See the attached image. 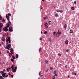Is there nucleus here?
<instances>
[{
    "mask_svg": "<svg viewBox=\"0 0 79 79\" xmlns=\"http://www.w3.org/2000/svg\"><path fill=\"white\" fill-rule=\"evenodd\" d=\"M6 45H6L5 48L6 49H8V50H10V48H11V44H9L8 43H6Z\"/></svg>",
    "mask_w": 79,
    "mask_h": 79,
    "instance_id": "nucleus-1",
    "label": "nucleus"
},
{
    "mask_svg": "<svg viewBox=\"0 0 79 79\" xmlns=\"http://www.w3.org/2000/svg\"><path fill=\"white\" fill-rule=\"evenodd\" d=\"M6 17L7 18L8 22L11 25V23L10 21V17L8 16V15L7 14L6 15Z\"/></svg>",
    "mask_w": 79,
    "mask_h": 79,
    "instance_id": "nucleus-2",
    "label": "nucleus"
},
{
    "mask_svg": "<svg viewBox=\"0 0 79 79\" xmlns=\"http://www.w3.org/2000/svg\"><path fill=\"white\" fill-rule=\"evenodd\" d=\"M61 34V32H60V31L58 30V32H57L56 34L57 37H58Z\"/></svg>",
    "mask_w": 79,
    "mask_h": 79,
    "instance_id": "nucleus-3",
    "label": "nucleus"
},
{
    "mask_svg": "<svg viewBox=\"0 0 79 79\" xmlns=\"http://www.w3.org/2000/svg\"><path fill=\"white\" fill-rule=\"evenodd\" d=\"M8 27H4L3 29V30L4 31H5V32H7L8 31Z\"/></svg>",
    "mask_w": 79,
    "mask_h": 79,
    "instance_id": "nucleus-4",
    "label": "nucleus"
},
{
    "mask_svg": "<svg viewBox=\"0 0 79 79\" xmlns=\"http://www.w3.org/2000/svg\"><path fill=\"white\" fill-rule=\"evenodd\" d=\"M7 38L8 39L7 40L6 42H9V43L10 44V43L11 42V41L10 40V37H7Z\"/></svg>",
    "mask_w": 79,
    "mask_h": 79,
    "instance_id": "nucleus-5",
    "label": "nucleus"
},
{
    "mask_svg": "<svg viewBox=\"0 0 79 79\" xmlns=\"http://www.w3.org/2000/svg\"><path fill=\"white\" fill-rule=\"evenodd\" d=\"M9 30L10 32L12 31V27H10L9 29Z\"/></svg>",
    "mask_w": 79,
    "mask_h": 79,
    "instance_id": "nucleus-6",
    "label": "nucleus"
},
{
    "mask_svg": "<svg viewBox=\"0 0 79 79\" xmlns=\"http://www.w3.org/2000/svg\"><path fill=\"white\" fill-rule=\"evenodd\" d=\"M56 71H54V75L55 76H57V74H56Z\"/></svg>",
    "mask_w": 79,
    "mask_h": 79,
    "instance_id": "nucleus-7",
    "label": "nucleus"
},
{
    "mask_svg": "<svg viewBox=\"0 0 79 79\" xmlns=\"http://www.w3.org/2000/svg\"><path fill=\"white\" fill-rule=\"evenodd\" d=\"M65 44H66V45L68 44V40H65Z\"/></svg>",
    "mask_w": 79,
    "mask_h": 79,
    "instance_id": "nucleus-8",
    "label": "nucleus"
},
{
    "mask_svg": "<svg viewBox=\"0 0 79 79\" xmlns=\"http://www.w3.org/2000/svg\"><path fill=\"white\" fill-rule=\"evenodd\" d=\"M48 19V17L47 16H46L45 17H44V20H45L46 19Z\"/></svg>",
    "mask_w": 79,
    "mask_h": 79,
    "instance_id": "nucleus-9",
    "label": "nucleus"
},
{
    "mask_svg": "<svg viewBox=\"0 0 79 79\" xmlns=\"http://www.w3.org/2000/svg\"><path fill=\"white\" fill-rule=\"evenodd\" d=\"M11 68L12 70H13L14 69V68H15V65H12L11 66Z\"/></svg>",
    "mask_w": 79,
    "mask_h": 79,
    "instance_id": "nucleus-10",
    "label": "nucleus"
},
{
    "mask_svg": "<svg viewBox=\"0 0 79 79\" xmlns=\"http://www.w3.org/2000/svg\"><path fill=\"white\" fill-rule=\"evenodd\" d=\"M6 25L7 26H6V27H7L8 28V27H9V26H10V24L9 23H7Z\"/></svg>",
    "mask_w": 79,
    "mask_h": 79,
    "instance_id": "nucleus-11",
    "label": "nucleus"
},
{
    "mask_svg": "<svg viewBox=\"0 0 79 79\" xmlns=\"http://www.w3.org/2000/svg\"><path fill=\"white\" fill-rule=\"evenodd\" d=\"M2 41H5V38H2Z\"/></svg>",
    "mask_w": 79,
    "mask_h": 79,
    "instance_id": "nucleus-12",
    "label": "nucleus"
},
{
    "mask_svg": "<svg viewBox=\"0 0 79 79\" xmlns=\"http://www.w3.org/2000/svg\"><path fill=\"white\" fill-rule=\"evenodd\" d=\"M12 70L14 73H15V72H16V69H13V70Z\"/></svg>",
    "mask_w": 79,
    "mask_h": 79,
    "instance_id": "nucleus-13",
    "label": "nucleus"
},
{
    "mask_svg": "<svg viewBox=\"0 0 79 79\" xmlns=\"http://www.w3.org/2000/svg\"><path fill=\"white\" fill-rule=\"evenodd\" d=\"M0 26H1V27H3V24L2 23H0Z\"/></svg>",
    "mask_w": 79,
    "mask_h": 79,
    "instance_id": "nucleus-14",
    "label": "nucleus"
},
{
    "mask_svg": "<svg viewBox=\"0 0 79 79\" xmlns=\"http://www.w3.org/2000/svg\"><path fill=\"white\" fill-rule=\"evenodd\" d=\"M2 77H5V75L4 74V73L2 74Z\"/></svg>",
    "mask_w": 79,
    "mask_h": 79,
    "instance_id": "nucleus-15",
    "label": "nucleus"
},
{
    "mask_svg": "<svg viewBox=\"0 0 79 79\" xmlns=\"http://www.w3.org/2000/svg\"><path fill=\"white\" fill-rule=\"evenodd\" d=\"M66 27H67V25L66 24L64 26V28H65V29H66Z\"/></svg>",
    "mask_w": 79,
    "mask_h": 79,
    "instance_id": "nucleus-16",
    "label": "nucleus"
},
{
    "mask_svg": "<svg viewBox=\"0 0 79 79\" xmlns=\"http://www.w3.org/2000/svg\"><path fill=\"white\" fill-rule=\"evenodd\" d=\"M18 56H19L18 55V54H16V58H18Z\"/></svg>",
    "mask_w": 79,
    "mask_h": 79,
    "instance_id": "nucleus-17",
    "label": "nucleus"
},
{
    "mask_svg": "<svg viewBox=\"0 0 79 79\" xmlns=\"http://www.w3.org/2000/svg\"><path fill=\"white\" fill-rule=\"evenodd\" d=\"M70 33H73V30H70Z\"/></svg>",
    "mask_w": 79,
    "mask_h": 79,
    "instance_id": "nucleus-18",
    "label": "nucleus"
},
{
    "mask_svg": "<svg viewBox=\"0 0 79 79\" xmlns=\"http://www.w3.org/2000/svg\"><path fill=\"white\" fill-rule=\"evenodd\" d=\"M44 34H45V35H46V34H47V32L46 31H45L44 33Z\"/></svg>",
    "mask_w": 79,
    "mask_h": 79,
    "instance_id": "nucleus-19",
    "label": "nucleus"
},
{
    "mask_svg": "<svg viewBox=\"0 0 79 79\" xmlns=\"http://www.w3.org/2000/svg\"><path fill=\"white\" fill-rule=\"evenodd\" d=\"M9 56H10V57L12 56V54L11 53H9Z\"/></svg>",
    "mask_w": 79,
    "mask_h": 79,
    "instance_id": "nucleus-20",
    "label": "nucleus"
},
{
    "mask_svg": "<svg viewBox=\"0 0 79 79\" xmlns=\"http://www.w3.org/2000/svg\"><path fill=\"white\" fill-rule=\"evenodd\" d=\"M6 71H7V72H9L10 71V69H9V68H7L6 69Z\"/></svg>",
    "mask_w": 79,
    "mask_h": 79,
    "instance_id": "nucleus-21",
    "label": "nucleus"
},
{
    "mask_svg": "<svg viewBox=\"0 0 79 79\" xmlns=\"http://www.w3.org/2000/svg\"><path fill=\"white\" fill-rule=\"evenodd\" d=\"M71 9L72 10H74V7H71Z\"/></svg>",
    "mask_w": 79,
    "mask_h": 79,
    "instance_id": "nucleus-22",
    "label": "nucleus"
},
{
    "mask_svg": "<svg viewBox=\"0 0 79 79\" xmlns=\"http://www.w3.org/2000/svg\"><path fill=\"white\" fill-rule=\"evenodd\" d=\"M49 41L50 42H52V39L50 38H49Z\"/></svg>",
    "mask_w": 79,
    "mask_h": 79,
    "instance_id": "nucleus-23",
    "label": "nucleus"
},
{
    "mask_svg": "<svg viewBox=\"0 0 79 79\" xmlns=\"http://www.w3.org/2000/svg\"><path fill=\"white\" fill-rule=\"evenodd\" d=\"M49 24V25H50V24H52V22H51V21H49L48 22Z\"/></svg>",
    "mask_w": 79,
    "mask_h": 79,
    "instance_id": "nucleus-24",
    "label": "nucleus"
},
{
    "mask_svg": "<svg viewBox=\"0 0 79 79\" xmlns=\"http://www.w3.org/2000/svg\"><path fill=\"white\" fill-rule=\"evenodd\" d=\"M44 25L45 26H46L48 25V24L47 23H45Z\"/></svg>",
    "mask_w": 79,
    "mask_h": 79,
    "instance_id": "nucleus-25",
    "label": "nucleus"
},
{
    "mask_svg": "<svg viewBox=\"0 0 79 79\" xmlns=\"http://www.w3.org/2000/svg\"><path fill=\"white\" fill-rule=\"evenodd\" d=\"M12 58L14 60L15 59V56H12Z\"/></svg>",
    "mask_w": 79,
    "mask_h": 79,
    "instance_id": "nucleus-26",
    "label": "nucleus"
},
{
    "mask_svg": "<svg viewBox=\"0 0 79 79\" xmlns=\"http://www.w3.org/2000/svg\"><path fill=\"white\" fill-rule=\"evenodd\" d=\"M59 12H60V13H63V11L61 10H59Z\"/></svg>",
    "mask_w": 79,
    "mask_h": 79,
    "instance_id": "nucleus-27",
    "label": "nucleus"
},
{
    "mask_svg": "<svg viewBox=\"0 0 79 79\" xmlns=\"http://www.w3.org/2000/svg\"><path fill=\"white\" fill-rule=\"evenodd\" d=\"M0 19L1 20H2V19H3V17H0Z\"/></svg>",
    "mask_w": 79,
    "mask_h": 79,
    "instance_id": "nucleus-28",
    "label": "nucleus"
},
{
    "mask_svg": "<svg viewBox=\"0 0 79 79\" xmlns=\"http://www.w3.org/2000/svg\"><path fill=\"white\" fill-rule=\"evenodd\" d=\"M0 73L1 74H3L4 73V72H2V71H1L0 72Z\"/></svg>",
    "mask_w": 79,
    "mask_h": 79,
    "instance_id": "nucleus-29",
    "label": "nucleus"
},
{
    "mask_svg": "<svg viewBox=\"0 0 79 79\" xmlns=\"http://www.w3.org/2000/svg\"><path fill=\"white\" fill-rule=\"evenodd\" d=\"M55 16L56 17H58V14H56Z\"/></svg>",
    "mask_w": 79,
    "mask_h": 79,
    "instance_id": "nucleus-30",
    "label": "nucleus"
},
{
    "mask_svg": "<svg viewBox=\"0 0 79 79\" xmlns=\"http://www.w3.org/2000/svg\"><path fill=\"white\" fill-rule=\"evenodd\" d=\"M0 79H5L4 78L3 79V77L2 76H0Z\"/></svg>",
    "mask_w": 79,
    "mask_h": 79,
    "instance_id": "nucleus-31",
    "label": "nucleus"
},
{
    "mask_svg": "<svg viewBox=\"0 0 79 79\" xmlns=\"http://www.w3.org/2000/svg\"><path fill=\"white\" fill-rule=\"evenodd\" d=\"M10 50L12 52H13V48H11Z\"/></svg>",
    "mask_w": 79,
    "mask_h": 79,
    "instance_id": "nucleus-32",
    "label": "nucleus"
},
{
    "mask_svg": "<svg viewBox=\"0 0 79 79\" xmlns=\"http://www.w3.org/2000/svg\"><path fill=\"white\" fill-rule=\"evenodd\" d=\"M11 61H12L13 62V61H14V60H13V59H11Z\"/></svg>",
    "mask_w": 79,
    "mask_h": 79,
    "instance_id": "nucleus-33",
    "label": "nucleus"
},
{
    "mask_svg": "<svg viewBox=\"0 0 79 79\" xmlns=\"http://www.w3.org/2000/svg\"><path fill=\"white\" fill-rule=\"evenodd\" d=\"M8 35V33H6V35Z\"/></svg>",
    "mask_w": 79,
    "mask_h": 79,
    "instance_id": "nucleus-34",
    "label": "nucleus"
},
{
    "mask_svg": "<svg viewBox=\"0 0 79 79\" xmlns=\"http://www.w3.org/2000/svg\"><path fill=\"white\" fill-rule=\"evenodd\" d=\"M55 79V76H53L52 77V79Z\"/></svg>",
    "mask_w": 79,
    "mask_h": 79,
    "instance_id": "nucleus-35",
    "label": "nucleus"
},
{
    "mask_svg": "<svg viewBox=\"0 0 79 79\" xmlns=\"http://www.w3.org/2000/svg\"><path fill=\"white\" fill-rule=\"evenodd\" d=\"M8 16H11V15L10 14L8 13Z\"/></svg>",
    "mask_w": 79,
    "mask_h": 79,
    "instance_id": "nucleus-36",
    "label": "nucleus"
},
{
    "mask_svg": "<svg viewBox=\"0 0 79 79\" xmlns=\"http://www.w3.org/2000/svg\"><path fill=\"white\" fill-rule=\"evenodd\" d=\"M72 75H74V72H73L72 73Z\"/></svg>",
    "mask_w": 79,
    "mask_h": 79,
    "instance_id": "nucleus-37",
    "label": "nucleus"
},
{
    "mask_svg": "<svg viewBox=\"0 0 79 79\" xmlns=\"http://www.w3.org/2000/svg\"><path fill=\"white\" fill-rule=\"evenodd\" d=\"M74 4H75V5H76V1H74Z\"/></svg>",
    "mask_w": 79,
    "mask_h": 79,
    "instance_id": "nucleus-38",
    "label": "nucleus"
},
{
    "mask_svg": "<svg viewBox=\"0 0 79 79\" xmlns=\"http://www.w3.org/2000/svg\"><path fill=\"white\" fill-rule=\"evenodd\" d=\"M5 19H3L2 20V22H5Z\"/></svg>",
    "mask_w": 79,
    "mask_h": 79,
    "instance_id": "nucleus-39",
    "label": "nucleus"
},
{
    "mask_svg": "<svg viewBox=\"0 0 79 79\" xmlns=\"http://www.w3.org/2000/svg\"><path fill=\"white\" fill-rule=\"evenodd\" d=\"M41 49H42V48H40L39 49V52L40 51V50H41Z\"/></svg>",
    "mask_w": 79,
    "mask_h": 79,
    "instance_id": "nucleus-40",
    "label": "nucleus"
},
{
    "mask_svg": "<svg viewBox=\"0 0 79 79\" xmlns=\"http://www.w3.org/2000/svg\"><path fill=\"white\" fill-rule=\"evenodd\" d=\"M69 51V50L68 49H67L66 51V52H67V53H68L69 52L68 51Z\"/></svg>",
    "mask_w": 79,
    "mask_h": 79,
    "instance_id": "nucleus-41",
    "label": "nucleus"
},
{
    "mask_svg": "<svg viewBox=\"0 0 79 79\" xmlns=\"http://www.w3.org/2000/svg\"><path fill=\"white\" fill-rule=\"evenodd\" d=\"M48 61L47 60H46L45 61V63H48Z\"/></svg>",
    "mask_w": 79,
    "mask_h": 79,
    "instance_id": "nucleus-42",
    "label": "nucleus"
},
{
    "mask_svg": "<svg viewBox=\"0 0 79 79\" xmlns=\"http://www.w3.org/2000/svg\"><path fill=\"white\" fill-rule=\"evenodd\" d=\"M55 33H56V32H55V31L53 32V35H54Z\"/></svg>",
    "mask_w": 79,
    "mask_h": 79,
    "instance_id": "nucleus-43",
    "label": "nucleus"
},
{
    "mask_svg": "<svg viewBox=\"0 0 79 79\" xmlns=\"http://www.w3.org/2000/svg\"><path fill=\"white\" fill-rule=\"evenodd\" d=\"M10 52L11 53H12V54H13L14 53L13 52H11V51H10Z\"/></svg>",
    "mask_w": 79,
    "mask_h": 79,
    "instance_id": "nucleus-44",
    "label": "nucleus"
},
{
    "mask_svg": "<svg viewBox=\"0 0 79 79\" xmlns=\"http://www.w3.org/2000/svg\"><path fill=\"white\" fill-rule=\"evenodd\" d=\"M11 77H13V75H11Z\"/></svg>",
    "mask_w": 79,
    "mask_h": 79,
    "instance_id": "nucleus-45",
    "label": "nucleus"
},
{
    "mask_svg": "<svg viewBox=\"0 0 79 79\" xmlns=\"http://www.w3.org/2000/svg\"><path fill=\"white\" fill-rule=\"evenodd\" d=\"M15 69L16 70L17 69V67L16 66L15 67Z\"/></svg>",
    "mask_w": 79,
    "mask_h": 79,
    "instance_id": "nucleus-46",
    "label": "nucleus"
},
{
    "mask_svg": "<svg viewBox=\"0 0 79 79\" xmlns=\"http://www.w3.org/2000/svg\"><path fill=\"white\" fill-rule=\"evenodd\" d=\"M56 11H57V12H59V10H58V9H57Z\"/></svg>",
    "mask_w": 79,
    "mask_h": 79,
    "instance_id": "nucleus-47",
    "label": "nucleus"
},
{
    "mask_svg": "<svg viewBox=\"0 0 79 79\" xmlns=\"http://www.w3.org/2000/svg\"><path fill=\"white\" fill-rule=\"evenodd\" d=\"M5 71H6V70H5V69H4L3 70V72H5Z\"/></svg>",
    "mask_w": 79,
    "mask_h": 79,
    "instance_id": "nucleus-48",
    "label": "nucleus"
},
{
    "mask_svg": "<svg viewBox=\"0 0 79 79\" xmlns=\"http://www.w3.org/2000/svg\"><path fill=\"white\" fill-rule=\"evenodd\" d=\"M50 69H53V68H52V67H51V68H50Z\"/></svg>",
    "mask_w": 79,
    "mask_h": 79,
    "instance_id": "nucleus-49",
    "label": "nucleus"
},
{
    "mask_svg": "<svg viewBox=\"0 0 79 79\" xmlns=\"http://www.w3.org/2000/svg\"><path fill=\"white\" fill-rule=\"evenodd\" d=\"M8 75H7L6 76H5L6 77H8Z\"/></svg>",
    "mask_w": 79,
    "mask_h": 79,
    "instance_id": "nucleus-50",
    "label": "nucleus"
},
{
    "mask_svg": "<svg viewBox=\"0 0 79 79\" xmlns=\"http://www.w3.org/2000/svg\"><path fill=\"white\" fill-rule=\"evenodd\" d=\"M2 54V52L0 51V55Z\"/></svg>",
    "mask_w": 79,
    "mask_h": 79,
    "instance_id": "nucleus-51",
    "label": "nucleus"
},
{
    "mask_svg": "<svg viewBox=\"0 0 79 79\" xmlns=\"http://www.w3.org/2000/svg\"><path fill=\"white\" fill-rule=\"evenodd\" d=\"M74 74H75V75L76 76V74H77V73H74Z\"/></svg>",
    "mask_w": 79,
    "mask_h": 79,
    "instance_id": "nucleus-52",
    "label": "nucleus"
},
{
    "mask_svg": "<svg viewBox=\"0 0 79 79\" xmlns=\"http://www.w3.org/2000/svg\"><path fill=\"white\" fill-rule=\"evenodd\" d=\"M8 75H9V76H10V75H11V74H10V73H8Z\"/></svg>",
    "mask_w": 79,
    "mask_h": 79,
    "instance_id": "nucleus-53",
    "label": "nucleus"
},
{
    "mask_svg": "<svg viewBox=\"0 0 79 79\" xmlns=\"http://www.w3.org/2000/svg\"><path fill=\"white\" fill-rule=\"evenodd\" d=\"M40 40H42V38H40Z\"/></svg>",
    "mask_w": 79,
    "mask_h": 79,
    "instance_id": "nucleus-54",
    "label": "nucleus"
},
{
    "mask_svg": "<svg viewBox=\"0 0 79 79\" xmlns=\"http://www.w3.org/2000/svg\"><path fill=\"white\" fill-rule=\"evenodd\" d=\"M46 28H47L48 27V26L47 25L46 26Z\"/></svg>",
    "mask_w": 79,
    "mask_h": 79,
    "instance_id": "nucleus-55",
    "label": "nucleus"
},
{
    "mask_svg": "<svg viewBox=\"0 0 79 79\" xmlns=\"http://www.w3.org/2000/svg\"><path fill=\"white\" fill-rule=\"evenodd\" d=\"M58 55H59V56H61V54H59Z\"/></svg>",
    "mask_w": 79,
    "mask_h": 79,
    "instance_id": "nucleus-56",
    "label": "nucleus"
},
{
    "mask_svg": "<svg viewBox=\"0 0 79 79\" xmlns=\"http://www.w3.org/2000/svg\"><path fill=\"white\" fill-rule=\"evenodd\" d=\"M2 32V30H1V29H0V32Z\"/></svg>",
    "mask_w": 79,
    "mask_h": 79,
    "instance_id": "nucleus-57",
    "label": "nucleus"
},
{
    "mask_svg": "<svg viewBox=\"0 0 79 79\" xmlns=\"http://www.w3.org/2000/svg\"><path fill=\"white\" fill-rule=\"evenodd\" d=\"M53 7L54 8H55V6H53Z\"/></svg>",
    "mask_w": 79,
    "mask_h": 79,
    "instance_id": "nucleus-58",
    "label": "nucleus"
},
{
    "mask_svg": "<svg viewBox=\"0 0 79 79\" xmlns=\"http://www.w3.org/2000/svg\"><path fill=\"white\" fill-rule=\"evenodd\" d=\"M43 76V75H41V77H42Z\"/></svg>",
    "mask_w": 79,
    "mask_h": 79,
    "instance_id": "nucleus-59",
    "label": "nucleus"
},
{
    "mask_svg": "<svg viewBox=\"0 0 79 79\" xmlns=\"http://www.w3.org/2000/svg\"><path fill=\"white\" fill-rule=\"evenodd\" d=\"M46 73H47V72H48V71L46 70Z\"/></svg>",
    "mask_w": 79,
    "mask_h": 79,
    "instance_id": "nucleus-60",
    "label": "nucleus"
},
{
    "mask_svg": "<svg viewBox=\"0 0 79 79\" xmlns=\"http://www.w3.org/2000/svg\"><path fill=\"white\" fill-rule=\"evenodd\" d=\"M39 76H40V73H39Z\"/></svg>",
    "mask_w": 79,
    "mask_h": 79,
    "instance_id": "nucleus-61",
    "label": "nucleus"
},
{
    "mask_svg": "<svg viewBox=\"0 0 79 79\" xmlns=\"http://www.w3.org/2000/svg\"><path fill=\"white\" fill-rule=\"evenodd\" d=\"M4 74H5V75L6 74V73H4Z\"/></svg>",
    "mask_w": 79,
    "mask_h": 79,
    "instance_id": "nucleus-62",
    "label": "nucleus"
},
{
    "mask_svg": "<svg viewBox=\"0 0 79 79\" xmlns=\"http://www.w3.org/2000/svg\"><path fill=\"white\" fill-rule=\"evenodd\" d=\"M65 67V68H67V65H66Z\"/></svg>",
    "mask_w": 79,
    "mask_h": 79,
    "instance_id": "nucleus-63",
    "label": "nucleus"
},
{
    "mask_svg": "<svg viewBox=\"0 0 79 79\" xmlns=\"http://www.w3.org/2000/svg\"><path fill=\"white\" fill-rule=\"evenodd\" d=\"M4 64V63H2V64Z\"/></svg>",
    "mask_w": 79,
    "mask_h": 79,
    "instance_id": "nucleus-64",
    "label": "nucleus"
}]
</instances>
